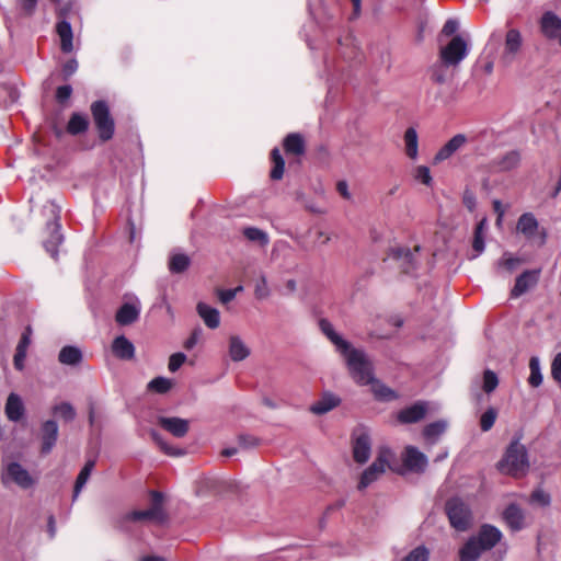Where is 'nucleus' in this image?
Here are the masks:
<instances>
[{"instance_id":"1","label":"nucleus","mask_w":561,"mask_h":561,"mask_svg":"<svg viewBox=\"0 0 561 561\" xmlns=\"http://www.w3.org/2000/svg\"><path fill=\"white\" fill-rule=\"evenodd\" d=\"M501 530L490 524L480 527L478 534L459 550V561H477L483 553L492 550L502 539Z\"/></svg>"},{"instance_id":"2","label":"nucleus","mask_w":561,"mask_h":561,"mask_svg":"<svg viewBox=\"0 0 561 561\" xmlns=\"http://www.w3.org/2000/svg\"><path fill=\"white\" fill-rule=\"evenodd\" d=\"M497 469L501 473L514 478L526 476L529 470L528 453L518 438L511 442L502 459L497 462Z\"/></svg>"},{"instance_id":"3","label":"nucleus","mask_w":561,"mask_h":561,"mask_svg":"<svg viewBox=\"0 0 561 561\" xmlns=\"http://www.w3.org/2000/svg\"><path fill=\"white\" fill-rule=\"evenodd\" d=\"M344 357L352 378L359 385L374 382L373 364L363 350L354 348L352 345L341 353Z\"/></svg>"},{"instance_id":"4","label":"nucleus","mask_w":561,"mask_h":561,"mask_svg":"<svg viewBox=\"0 0 561 561\" xmlns=\"http://www.w3.org/2000/svg\"><path fill=\"white\" fill-rule=\"evenodd\" d=\"M91 113L99 137L103 141L110 140L115 131L114 119L105 101H95L91 104Z\"/></svg>"},{"instance_id":"5","label":"nucleus","mask_w":561,"mask_h":561,"mask_svg":"<svg viewBox=\"0 0 561 561\" xmlns=\"http://www.w3.org/2000/svg\"><path fill=\"white\" fill-rule=\"evenodd\" d=\"M445 511L450 525L459 531L467 530L472 523V514L469 506L459 497H453L446 502Z\"/></svg>"},{"instance_id":"6","label":"nucleus","mask_w":561,"mask_h":561,"mask_svg":"<svg viewBox=\"0 0 561 561\" xmlns=\"http://www.w3.org/2000/svg\"><path fill=\"white\" fill-rule=\"evenodd\" d=\"M469 53L467 41L456 35L451 41L439 50V59L446 66L457 67Z\"/></svg>"},{"instance_id":"7","label":"nucleus","mask_w":561,"mask_h":561,"mask_svg":"<svg viewBox=\"0 0 561 561\" xmlns=\"http://www.w3.org/2000/svg\"><path fill=\"white\" fill-rule=\"evenodd\" d=\"M151 506L148 510L134 511L127 515V519L134 522L150 520L162 523L165 519V512L162 506L163 495L160 492L151 491Z\"/></svg>"},{"instance_id":"8","label":"nucleus","mask_w":561,"mask_h":561,"mask_svg":"<svg viewBox=\"0 0 561 561\" xmlns=\"http://www.w3.org/2000/svg\"><path fill=\"white\" fill-rule=\"evenodd\" d=\"M391 457L392 453L390 449H380L376 460L363 472L358 483V489L363 490L376 481L379 476L385 472L388 461Z\"/></svg>"},{"instance_id":"9","label":"nucleus","mask_w":561,"mask_h":561,"mask_svg":"<svg viewBox=\"0 0 561 561\" xmlns=\"http://www.w3.org/2000/svg\"><path fill=\"white\" fill-rule=\"evenodd\" d=\"M48 207L54 220L47 224V229L50 231V236L44 241V248L51 255V257L56 259L58 255V247L64 240V237L60 233V225L58 222L60 209L54 203H49Z\"/></svg>"},{"instance_id":"10","label":"nucleus","mask_w":561,"mask_h":561,"mask_svg":"<svg viewBox=\"0 0 561 561\" xmlns=\"http://www.w3.org/2000/svg\"><path fill=\"white\" fill-rule=\"evenodd\" d=\"M2 482H13L21 489L32 488L36 480L30 474V472L19 462H10L4 472L2 473Z\"/></svg>"},{"instance_id":"11","label":"nucleus","mask_w":561,"mask_h":561,"mask_svg":"<svg viewBox=\"0 0 561 561\" xmlns=\"http://www.w3.org/2000/svg\"><path fill=\"white\" fill-rule=\"evenodd\" d=\"M419 251V247H415L413 251L409 248L396 247L390 249L388 256L397 262L403 273L411 274L417 267L416 254Z\"/></svg>"},{"instance_id":"12","label":"nucleus","mask_w":561,"mask_h":561,"mask_svg":"<svg viewBox=\"0 0 561 561\" xmlns=\"http://www.w3.org/2000/svg\"><path fill=\"white\" fill-rule=\"evenodd\" d=\"M523 45L522 34L516 28H511L505 35L504 49L501 56V61L504 65L512 64Z\"/></svg>"},{"instance_id":"13","label":"nucleus","mask_w":561,"mask_h":561,"mask_svg":"<svg viewBox=\"0 0 561 561\" xmlns=\"http://www.w3.org/2000/svg\"><path fill=\"white\" fill-rule=\"evenodd\" d=\"M401 459L403 466L412 472H424L427 467V457L414 446H407Z\"/></svg>"},{"instance_id":"14","label":"nucleus","mask_w":561,"mask_h":561,"mask_svg":"<svg viewBox=\"0 0 561 561\" xmlns=\"http://www.w3.org/2000/svg\"><path fill=\"white\" fill-rule=\"evenodd\" d=\"M539 26L546 38L558 39L561 46V19L554 12H545L540 18Z\"/></svg>"},{"instance_id":"15","label":"nucleus","mask_w":561,"mask_h":561,"mask_svg":"<svg viewBox=\"0 0 561 561\" xmlns=\"http://www.w3.org/2000/svg\"><path fill=\"white\" fill-rule=\"evenodd\" d=\"M539 270H527L523 272L515 280V285L511 290L512 298H518L534 287L539 279Z\"/></svg>"},{"instance_id":"16","label":"nucleus","mask_w":561,"mask_h":561,"mask_svg":"<svg viewBox=\"0 0 561 561\" xmlns=\"http://www.w3.org/2000/svg\"><path fill=\"white\" fill-rule=\"evenodd\" d=\"M468 142V138L465 134H457L450 138L435 154L434 163L438 164L450 157H453L458 150H460Z\"/></svg>"},{"instance_id":"17","label":"nucleus","mask_w":561,"mask_h":561,"mask_svg":"<svg viewBox=\"0 0 561 561\" xmlns=\"http://www.w3.org/2000/svg\"><path fill=\"white\" fill-rule=\"evenodd\" d=\"M502 518L512 531H519L525 528V513L515 503H511L502 513Z\"/></svg>"},{"instance_id":"18","label":"nucleus","mask_w":561,"mask_h":561,"mask_svg":"<svg viewBox=\"0 0 561 561\" xmlns=\"http://www.w3.org/2000/svg\"><path fill=\"white\" fill-rule=\"evenodd\" d=\"M158 424L163 430H165L167 432H169L170 434H172L173 436H175L178 438L184 437L187 434L188 428H190V423L187 420L176 417V416H172V417L160 416L158 419Z\"/></svg>"},{"instance_id":"19","label":"nucleus","mask_w":561,"mask_h":561,"mask_svg":"<svg viewBox=\"0 0 561 561\" xmlns=\"http://www.w3.org/2000/svg\"><path fill=\"white\" fill-rule=\"evenodd\" d=\"M524 260L515 256L508 251H505L502 256L494 263V271L497 275L505 276L514 273L522 264Z\"/></svg>"},{"instance_id":"20","label":"nucleus","mask_w":561,"mask_h":561,"mask_svg":"<svg viewBox=\"0 0 561 561\" xmlns=\"http://www.w3.org/2000/svg\"><path fill=\"white\" fill-rule=\"evenodd\" d=\"M58 438V425L55 421L48 420L41 427L42 454L51 451Z\"/></svg>"},{"instance_id":"21","label":"nucleus","mask_w":561,"mask_h":561,"mask_svg":"<svg viewBox=\"0 0 561 561\" xmlns=\"http://www.w3.org/2000/svg\"><path fill=\"white\" fill-rule=\"evenodd\" d=\"M140 309V302L137 299L134 302H126L117 310L115 320L121 325L131 324L138 320Z\"/></svg>"},{"instance_id":"22","label":"nucleus","mask_w":561,"mask_h":561,"mask_svg":"<svg viewBox=\"0 0 561 561\" xmlns=\"http://www.w3.org/2000/svg\"><path fill=\"white\" fill-rule=\"evenodd\" d=\"M319 328L321 332L330 340L335 346V350L341 354L345 353L351 346V343L344 340L340 334L334 331L332 323L327 319L319 320Z\"/></svg>"},{"instance_id":"23","label":"nucleus","mask_w":561,"mask_h":561,"mask_svg":"<svg viewBox=\"0 0 561 561\" xmlns=\"http://www.w3.org/2000/svg\"><path fill=\"white\" fill-rule=\"evenodd\" d=\"M427 412V405L425 402H416L411 407L401 410L398 413V420L403 424L416 423L424 419Z\"/></svg>"},{"instance_id":"24","label":"nucleus","mask_w":561,"mask_h":561,"mask_svg":"<svg viewBox=\"0 0 561 561\" xmlns=\"http://www.w3.org/2000/svg\"><path fill=\"white\" fill-rule=\"evenodd\" d=\"M24 411V404L20 396L13 392L10 393L4 407L7 417L12 422H19L23 417Z\"/></svg>"},{"instance_id":"25","label":"nucleus","mask_w":561,"mask_h":561,"mask_svg":"<svg viewBox=\"0 0 561 561\" xmlns=\"http://www.w3.org/2000/svg\"><path fill=\"white\" fill-rule=\"evenodd\" d=\"M113 354L124 360L133 359L135 356L134 344L124 335L117 336L112 343Z\"/></svg>"},{"instance_id":"26","label":"nucleus","mask_w":561,"mask_h":561,"mask_svg":"<svg viewBox=\"0 0 561 561\" xmlns=\"http://www.w3.org/2000/svg\"><path fill=\"white\" fill-rule=\"evenodd\" d=\"M228 353L233 362H242L250 356V348L239 335L229 337Z\"/></svg>"},{"instance_id":"27","label":"nucleus","mask_w":561,"mask_h":561,"mask_svg":"<svg viewBox=\"0 0 561 561\" xmlns=\"http://www.w3.org/2000/svg\"><path fill=\"white\" fill-rule=\"evenodd\" d=\"M196 310L198 316L203 319L206 327L213 330L219 327L220 313L216 308L210 307L209 305L201 301L197 304Z\"/></svg>"},{"instance_id":"28","label":"nucleus","mask_w":561,"mask_h":561,"mask_svg":"<svg viewBox=\"0 0 561 561\" xmlns=\"http://www.w3.org/2000/svg\"><path fill=\"white\" fill-rule=\"evenodd\" d=\"M354 459L358 463H364L370 456V439L367 434H360L356 437L353 445Z\"/></svg>"},{"instance_id":"29","label":"nucleus","mask_w":561,"mask_h":561,"mask_svg":"<svg viewBox=\"0 0 561 561\" xmlns=\"http://www.w3.org/2000/svg\"><path fill=\"white\" fill-rule=\"evenodd\" d=\"M538 220L531 213L523 214L517 221V231L527 239H533L538 230Z\"/></svg>"},{"instance_id":"30","label":"nucleus","mask_w":561,"mask_h":561,"mask_svg":"<svg viewBox=\"0 0 561 561\" xmlns=\"http://www.w3.org/2000/svg\"><path fill=\"white\" fill-rule=\"evenodd\" d=\"M520 157L517 151H510L492 161V167L500 172L511 171L518 167Z\"/></svg>"},{"instance_id":"31","label":"nucleus","mask_w":561,"mask_h":561,"mask_svg":"<svg viewBox=\"0 0 561 561\" xmlns=\"http://www.w3.org/2000/svg\"><path fill=\"white\" fill-rule=\"evenodd\" d=\"M340 402L341 400L336 396L325 393L320 400H318L310 407V411L313 414L322 415L336 408L340 404Z\"/></svg>"},{"instance_id":"32","label":"nucleus","mask_w":561,"mask_h":561,"mask_svg":"<svg viewBox=\"0 0 561 561\" xmlns=\"http://www.w3.org/2000/svg\"><path fill=\"white\" fill-rule=\"evenodd\" d=\"M404 150L405 154L415 160L419 154V137L415 128L409 127L404 133Z\"/></svg>"},{"instance_id":"33","label":"nucleus","mask_w":561,"mask_h":561,"mask_svg":"<svg viewBox=\"0 0 561 561\" xmlns=\"http://www.w3.org/2000/svg\"><path fill=\"white\" fill-rule=\"evenodd\" d=\"M286 153L300 156L305 153V141L299 134H289L284 139Z\"/></svg>"},{"instance_id":"34","label":"nucleus","mask_w":561,"mask_h":561,"mask_svg":"<svg viewBox=\"0 0 561 561\" xmlns=\"http://www.w3.org/2000/svg\"><path fill=\"white\" fill-rule=\"evenodd\" d=\"M94 466H95V460L90 459L85 462L84 467L79 472L76 483H75V489H73V495H72L73 501H76L78 499L81 490L88 482Z\"/></svg>"},{"instance_id":"35","label":"nucleus","mask_w":561,"mask_h":561,"mask_svg":"<svg viewBox=\"0 0 561 561\" xmlns=\"http://www.w3.org/2000/svg\"><path fill=\"white\" fill-rule=\"evenodd\" d=\"M447 423L445 421H436L427 424L423 430V436L428 444H435L440 435L446 431Z\"/></svg>"},{"instance_id":"36","label":"nucleus","mask_w":561,"mask_h":561,"mask_svg":"<svg viewBox=\"0 0 561 561\" xmlns=\"http://www.w3.org/2000/svg\"><path fill=\"white\" fill-rule=\"evenodd\" d=\"M57 33L60 37L61 42V50L65 53H70L72 50V30L71 25L67 21H60L57 24Z\"/></svg>"},{"instance_id":"37","label":"nucleus","mask_w":561,"mask_h":561,"mask_svg":"<svg viewBox=\"0 0 561 561\" xmlns=\"http://www.w3.org/2000/svg\"><path fill=\"white\" fill-rule=\"evenodd\" d=\"M191 259L184 253H172L169 259V270L173 274L183 273L188 268Z\"/></svg>"},{"instance_id":"38","label":"nucleus","mask_w":561,"mask_h":561,"mask_svg":"<svg viewBox=\"0 0 561 561\" xmlns=\"http://www.w3.org/2000/svg\"><path fill=\"white\" fill-rule=\"evenodd\" d=\"M89 127V121L85 115L73 113L68 122L67 130L71 135L84 133Z\"/></svg>"},{"instance_id":"39","label":"nucleus","mask_w":561,"mask_h":561,"mask_svg":"<svg viewBox=\"0 0 561 561\" xmlns=\"http://www.w3.org/2000/svg\"><path fill=\"white\" fill-rule=\"evenodd\" d=\"M59 362L65 365H77L82 360V353L76 346H65L59 352Z\"/></svg>"},{"instance_id":"40","label":"nucleus","mask_w":561,"mask_h":561,"mask_svg":"<svg viewBox=\"0 0 561 561\" xmlns=\"http://www.w3.org/2000/svg\"><path fill=\"white\" fill-rule=\"evenodd\" d=\"M529 370L530 375L528 377V383L537 388L542 383V373L540 367V360L537 356H533L529 359Z\"/></svg>"},{"instance_id":"41","label":"nucleus","mask_w":561,"mask_h":561,"mask_svg":"<svg viewBox=\"0 0 561 561\" xmlns=\"http://www.w3.org/2000/svg\"><path fill=\"white\" fill-rule=\"evenodd\" d=\"M271 159L273 162V168L271 170V179L272 180H280L284 174L285 161H284L278 148H274L272 150Z\"/></svg>"},{"instance_id":"42","label":"nucleus","mask_w":561,"mask_h":561,"mask_svg":"<svg viewBox=\"0 0 561 561\" xmlns=\"http://www.w3.org/2000/svg\"><path fill=\"white\" fill-rule=\"evenodd\" d=\"M449 67L450 66L444 65L443 61L439 59L428 69L431 80L438 84L445 83L447 81V68Z\"/></svg>"},{"instance_id":"43","label":"nucleus","mask_w":561,"mask_h":561,"mask_svg":"<svg viewBox=\"0 0 561 561\" xmlns=\"http://www.w3.org/2000/svg\"><path fill=\"white\" fill-rule=\"evenodd\" d=\"M150 436H151L152 440L160 447V449L164 454H167L169 456H183V455H185V450L184 449L175 448V447H172V446L168 445L157 431L152 430L150 432Z\"/></svg>"},{"instance_id":"44","label":"nucleus","mask_w":561,"mask_h":561,"mask_svg":"<svg viewBox=\"0 0 561 561\" xmlns=\"http://www.w3.org/2000/svg\"><path fill=\"white\" fill-rule=\"evenodd\" d=\"M172 387L173 381L165 377H156L147 385L148 391L160 394L167 393Z\"/></svg>"},{"instance_id":"45","label":"nucleus","mask_w":561,"mask_h":561,"mask_svg":"<svg viewBox=\"0 0 561 561\" xmlns=\"http://www.w3.org/2000/svg\"><path fill=\"white\" fill-rule=\"evenodd\" d=\"M371 385H373V391L377 399L382 400V401H391V400L397 399V397H398L397 393L389 387L376 381L375 379Z\"/></svg>"},{"instance_id":"46","label":"nucleus","mask_w":561,"mask_h":561,"mask_svg":"<svg viewBox=\"0 0 561 561\" xmlns=\"http://www.w3.org/2000/svg\"><path fill=\"white\" fill-rule=\"evenodd\" d=\"M244 237L253 242H257L261 245H266L268 243V236L263 230L255 227H248L243 230Z\"/></svg>"},{"instance_id":"47","label":"nucleus","mask_w":561,"mask_h":561,"mask_svg":"<svg viewBox=\"0 0 561 561\" xmlns=\"http://www.w3.org/2000/svg\"><path fill=\"white\" fill-rule=\"evenodd\" d=\"M529 502L531 504H537L539 506L547 507L551 503V496L543 489L537 488L531 492Z\"/></svg>"},{"instance_id":"48","label":"nucleus","mask_w":561,"mask_h":561,"mask_svg":"<svg viewBox=\"0 0 561 561\" xmlns=\"http://www.w3.org/2000/svg\"><path fill=\"white\" fill-rule=\"evenodd\" d=\"M497 417V411L494 408H489L480 417V427L483 432L490 431Z\"/></svg>"},{"instance_id":"49","label":"nucleus","mask_w":561,"mask_h":561,"mask_svg":"<svg viewBox=\"0 0 561 561\" xmlns=\"http://www.w3.org/2000/svg\"><path fill=\"white\" fill-rule=\"evenodd\" d=\"M254 295L260 300L266 299L271 295V290L267 285V279L263 274L257 278L255 283Z\"/></svg>"},{"instance_id":"50","label":"nucleus","mask_w":561,"mask_h":561,"mask_svg":"<svg viewBox=\"0 0 561 561\" xmlns=\"http://www.w3.org/2000/svg\"><path fill=\"white\" fill-rule=\"evenodd\" d=\"M54 413L65 419L66 421H72L76 416L73 407L68 402H62L54 407Z\"/></svg>"},{"instance_id":"51","label":"nucleus","mask_w":561,"mask_h":561,"mask_svg":"<svg viewBox=\"0 0 561 561\" xmlns=\"http://www.w3.org/2000/svg\"><path fill=\"white\" fill-rule=\"evenodd\" d=\"M499 385V379L495 373L486 369L483 374V390L490 393L495 390Z\"/></svg>"},{"instance_id":"52","label":"nucleus","mask_w":561,"mask_h":561,"mask_svg":"<svg viewBox=\"0 0 561 561\" xmlns=\"http://www.w3.org/2000/svg\"><path fill=\"white\" fill-rule=\"evenodd\" d=\"M430 552L424 546L413 549L402 561H428Z\"/></svg>"},{"instance_id":"53","label":"nucleus","mask_w":561,"mask_h":561,"mask_svg":"<svg viewBox=\"0 0 561 561\" xmlns=\"http://www.w3.org/2000/svg\"><path fill=\"white\" fill-rule=\"evenodd\" d=\"M186 355L184 353H174L169 358L168 368L171 373H175L185 363Z\"/></svg>"},{"instance_id":"54","label":"nucleus","mask_w":561,"mask_h":561,"mask_svg":"<svg viewBox=\"0 0 561 561\" xmlns=\"http://www.w3.org/2000/svg\"><path fill=\"white\" fill-rule=\"evenodd\" d=\"M484 238L485 234L473 232L472 249L476 253L472 255V259H476L484 251Z\"/></svg>"},{"instance_id":"55","label":"nucleus","mask_w":561,"mask_h":561,"mask_svg":"<svg viewBox=\"0 0 561 561\" xmlns=\"http://www.w3.org/2000/svg\"><path fill=\"white\" fill-rule=\"evenodd\" d=\"M414 178L427 186L432 183L430 169L425 165H419L415 169Z\"/></svg>"},{"instance_id":"56","label":"nucleus","mask_w":561,"mask_h":561,"mask_svg":"<svg viewBox=\"0 0 561 561\" xmlns=\"http://www.w3.org/2000/svg\"><path fill=\"white\" fill-rule=\"evenodd\" d=\"M551 377L561 383V352L554 356L551 363Z\"/></svg>"},{"instance_id":"57","label":"nucleus","mask_w":561,"mask_h":561,"mask_svg":"<svg viewBox=\"0 0 561 561\" xmlns=\"http://www.w3.org/2000/svg\"><path fill=\"white\" fill-rule=\"evenodd\" d=\"M72 94V88L69 84L60 85L56 90V100L59 103H65L70 99Z\"/></svg>"},{"instance_id":"58","label":"nucleus","mask_w":561,"mask_h":561,"mask_svg":"<svg viewBox=\"0 0 561 561\" xmlns=\"http://www.w3.org/2000/svg\"><path fill=\"white\" fill-rule=\"evenodd\" d=\"M459 28V23L456 20L449 19L446 21L442 28V35L450 36L454 35Z\"/></svg>"},{"instance_id":"59","label":"nucleus","mask_w":561,"mask_h":561,"mask_svg":"<svg viewBox=\"0 0 561 561\" xmlns=\"http://www.w3.org/2000/svg\"><path fill=\"white\" fill-rule=\"evenodd\" d=\"M78 69V61L76 59L68 60L62 67L64 78L67 80L70 78Z\"/></svg>"},{"instance_id":"60","label":"nucleus","mask_w":561,"mask_h":561,"mask_svg":"<svg viewBox=\"0 0 561 561\" xmlns=\"http://www.w3.org/2000/svg\"><path fill=\"white\" fill-rule=\"evenodd\" d=\"M462 203L470 211H472L477 204L474 194L471 191H465Z\"/></svg>"},{"instance_id":"61","label":"nucleus","mask_w":561,"mask_h":561,"mask_svg":"<svg viewBox=\"0 0 561 561\" xmlns=\"http://www.w3.org/2000/svg\"><path fill=\"white\" fill-rule=\"evenodd\" d=\"M31 329L30 328H26L25 332L22 334L20 341H19V344L16 346V350H20V351H27V347L31 343Z\"/></svg>"},{"instance_id":"62","label":"nucleus","mask_w":561,"mask_h":561,"mask_svg":"<svg viewBox=\"0 0 561 561\" xmlns=\"http://www.w3.org/2000/svg\"><path fill=\"white\" fill-rule=\"evenodd\" d=\"M218 298L222 304H228L236 298V290L231 289H219Z\"/></svg>"},{"instance_id":"63","label":"nucleus","mask_w":561,"mask_h":561,"mask_svg":"<svg viewBox=\"0 0 561 561\" xmlns=\"http://www.w3.org/2000/svg\"><path fill=\"white\" fill-rule=\"evenodd\" d=\"M201 335V329H196L193 331L191 336L185 341L184 347L186 350H192L198 342Z\"/></svg>"},{"instance_id":"64","label":"nucleus","mask_w":561,"mask_h":561,"mask_svg":"<svg viewBox=\"0 0 561 561\" xmlns=\"http://www.w3.org/2000/svg\"><path fill=\"white\" fill-rule=\"evenodd\" d=\"M25 357H26V352L25 351L15 350L14 367L18 370H22L23 369Z\"/></svg>"}]
</instances>
